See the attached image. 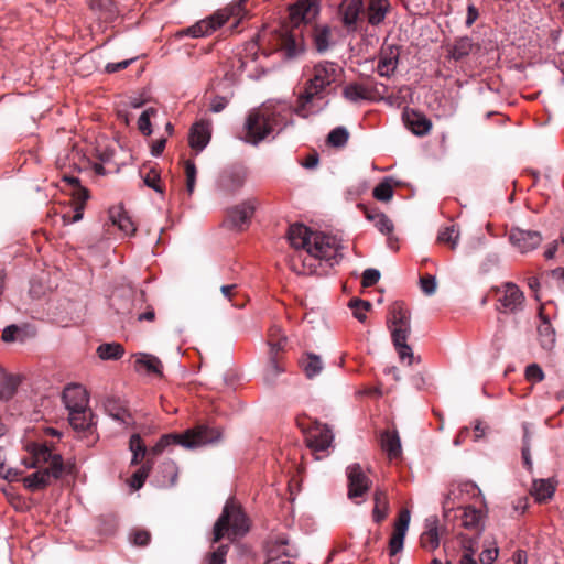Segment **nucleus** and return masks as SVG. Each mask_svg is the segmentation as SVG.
Instances as JSON below:
<instances>
[{
	"label": "nucleus",
	"mask_w": 564,
	"mask_h": 564,
	"mask_svg": "<svg viewBox=\"0 0 564 564\" xmlns=\"http://www.w3.org/2000/svg\"><path fill=\"white\" fill-rule=\"evenodd\" d=\"M289 240L296 250L290 261L291 269L297 274H313L316 272L318 261H325L333 267L341 258L340 242L336 237L312 231L304 225H292L289 229Z\"/></svg>",
	"instance_id": "1"
},
{
	"label": "nucleus",
	"mask_w": 564,
	"mask_h": 564,
	"mask_svg": "<svg viewBox=\"0 0 564 564\" xmlns=\"http://www.w3.org/2000/svg\"><path fill=\"white\" fill-rule=\"evenodd\" d=\"M292 109L286 102L264 104L249 112L245 122L242 139L257 145L269 137L274 138L288 126L294 123Z\"/></svg>",
	"instance_id": "2"
},
{
	"label": "nucleus",
	"mask_w": 564,
	"mask_h": 564,
	"mask_svg": "<svg viewBox=\"0 0 564 564\" xmlns=\"http://www.w3.org/2000/svg\"><path fill=\"white\" fill-rule=\"evenodd\" d=\"M343 73L344 69L335 62L322 61L313 65L304 90L297 97L294 112L302 118L317 112L318 109H314V102L324 98L326 88L336 83Z\"/></svg>",
	"instance_id": "3"
},
{
	"label": "nucleus",
	"mask_w": 564,
	"mask_h": 564,
	"mask_svg": "<svg viewBox=\"0 0 564 564\" xmlns=\"http://www.w3.org/2000/svg\"><path fill=\"white\" fill-rule=\"evenodd\" d=\"M31 454L30 460L24 459L26 468H39L33 474L23 478L25 488L36 491L45 488L52 479H58L64 473L63 458L59 454H53L45 445L40 443H30L26 446Z\"/></svg>",
	"instance_id": "4"
},
{
	"label": "nucleus",
	"mask_w": 564,
	"mask_h": 564,
	"mask_svg": "<svg viewBox=\"0 0 564 564\" xmlns=\"http://www.w3.org/2000/svg\"><path fill=\"white\" fill-rule=\"evenodd\" d=\"M248 530V520L241 508L232 500H228L214 525L212 542L218 543L224 538L234 541L236 538L245 535Z\"/></svg>",
	"instance_id": "5"
},
{
	"label": "nucleus",
	"mask_w": 564,
	"mask_h": 564,
	"mask_svg": "<svg viewBox=\"0 0 564 564\" xmlns=\"http://www.w3.org/2000/svg\"><path fill=\"white\" fill-rule=\"evenodd\" d=\"M388 323L400 359L411 365L413 361V352L411 347L406 344L411 332L410 314L402 303L391 305Z\"/></svg>",
	"instance_id": "6"
},
{
	"label": "nucleus",
	"mask_w": 564,
	"mask_h": 564,
	"mask_svg": "<svg viewBox=\"0 0 564 564\" xmlns=\"http://www.w3.org/2000/svg\"><path fill=\"white\" fill-rule=\"evenodd\" d=\"M220 433L207 426H199L195 430H189L184 434H167L163 435L159 442L152 447L153 454L158 455L170 445H182L187 448L206 445L217 441Z\"/></svg>",
	"instance_id": "7"
},
{
	"label": "nucleus",
	"mask_w": 564,
	"mask_h": 564,
	"mask_svg": "<svg viewBox=\"0 0 564 564\" xmlns=\"http://www.w3.org/2000/svg\"><path fill=\"white\" fill-rule=\"evenodd\" d=\"M245 1L246 0H240L238 3H234L223 10H218L209 18L200 20L194 25L184 30L183 34L192 37H203L209 35L212 32L226 23L230 17H242L245 14Z\"/></svg>",
	"instance_id": "8"
},
{
	"label": "nucleus",
	"mask_w": 564,
	"mask_h": 564,
	"mask_svg": "<svg viewBox=\"0 0 564 564\" xmlns=\"http://www.w3.org/2000/svg\"><path fill=\"white\" fill-rule=\"evenodd\" d=\"M498 311L502 313H517L523 308L524 294L512 282L503 283L496 289Z\"/></svg>",
	"instance_id": "9"
},
{
	"label": "nucleus",
	"mask_w": 564,
	"mask_h": 564,
	"mask_svg": "<svg viewBox=\"0 0 564 564\" xmlns=\"http://www.w3.org/2000/svg\"><path fill=\"white\" fill-rule=\"evenodd\" d=\"M275 46L286 59L296 58L304 50V39L297 30L281 29L275 34Z\"/></svg>",
	"instance_id": "10"
},
{
	"label": "nucleus",
	"mask_w": 564,
	"mask_h": 564,
	"mask_svg": "<svg viewBox=\"0 0 564 564\" xmlns=\"http://www.w3.org/2000/svg\"><path fill=\"white\" fill-rule=\"evenodd\" d=\"M68 420L72 427L87 438V445H93L97 441L94 415L89 408L68 412Z\"/></svg>",
	"instance_id": "11"
},
{
	"label": "nucleus",
	"mask_w": 564,
	"mask_h": 564,
	"mask_svg": "<svg viewBox=\"0 0 564 564\" xmlns=\"http://www.w3.org/2000/svg\"><path fill=\"white\" fill-rule=\"evenodd\" d=\"M508 238L511 246L522 254L536 249L542 242V235L539 231L519 227L511 228Z\"/></svg>",
	"instance_id": "12"
},
{
	"label": "nucleus",
	"mask_w": 564,
	"mask_h": 564,
	"mask_svg": "<svg viewBox=\"0 0 564 564\" xmlns=\"http://www.w3.org/2000/svg\"><path fill=\"white\" fill-rule=\"evenodd\" d=\"M145 293L140 291L133 294L131 307H126L123 301L115 302V306L120 314H129L135 316L138 322H153L155 319V311L152 305H145Z\"/></svg>",
	"instance_id": "13"
},
{
	"label": "nucleus",
	"mask_w": 564,
	"mask_h": 564,
	"mask_svg": "<svg viewBox=\"0 0 564 564\" xmlns=\"http://www.w3.org/2000/svg\"><path fill=\"white\" fill-rule=\"evenodd\" d=\"M257 208L256 199H247L227 210L226 223L229 227L243 230L246 229Z\"/></svg>",
	"instance_id": "14"
},
{
	"label": "nucleus",
	"mask_w": 564,
	"mask_h": 564,
	"mask_svg": "<svg viewBox=\"0 0 564 564\" xmlns=\"http://www.w3.org/2000/svg\"><path fill=\"white\" fill-rule=\"evenodd\" d=\"M63 181L70 186V195L73 199L76 202L74 215L69 216L67 214H64L62 216L63 224L68 225L72 223L79 221L83 218L84 206L86 200L89 198V194L88 191L80 185L79 180L77 177L64 176Z\"/></svg>",
	"instance_id": "15"
},
{
	"label": "nucleus",
	"mask_w": 564,
	"mask_h": 564,
	"mask_svg": "<svg viewBox=\"0 0 564 564\" xmlns=\"http://www.w3.org/2000/svg\"><path fill=\"white\" fill-rule=\"evenodd\" d=\"M348 478V498L356 499L364 496L371 485V480L362 471L359 464H352L347 467Z\"/></svg>",
	"instance_id": "16"
},
{
	"label": "nucleus",
	"mask_w": 564,
	"mask_h": 564,
	"mask_svg": "<svg viewBox=\"0 0 564 564\" xmlns=\"http://www.w3.org/2000/svg\"><path fill=\"white\" fill-rule=\"evenodd\" d=\"M400 56V48L397 45L386 44L378 55L377 72L381 77H390L394 74Z\"/></svg>",
	"instance_id": "17"
},
{
	"label": "nucleus",
	"mask_w": 564,
	"mask_h": 564,
	"mask_svg": "<svg viewBox=\"0 0 564 564\" xmlns=\"http://www.w3.org/2000/svg\"><path fill=\"white\" fill-rule=\"evenodd\" d=\"M411 520V513L408 509L401 510L399 513V518L394 524L393 533L389 541V554L390 556L397 555L402 551L405 534L409 529Z\"/></svg>",
	"instance_id": "18"
},
{
	"label": "nucleus",
	"mask_w": 564,
	"mask_h": 564,
	"mask_svg": "<svg viewBox=\"0 0 564 564\" xmlns=\"http://www.w3.org/2000/svg\"><path fill=\"white\" fill-rule=\"evenodd\" d=\"M334 441L333 431L328 425L315 423L307 436V444L314 452H324L332 447Z\"/></svg>",
	"instance_id": "19"
},
{
	"label": "nucleus",
	"mask_w": 564,
	"mask_h": 564,
	"mask_svg": "<svg viewBox=\"0 0 564 564\" xmlns=\"http://www.w3.org/2000/svg\"><path fill=\"white\" fill-rule=\"evenodd\" d=\"M63 402L68 412L88 409V394L80 384H69L64 389Z\"/></svg>",
	"instance_id": "20"
},
{
	"label": "nucleus",
	"mask_w": 564,
	"mask_h": 564,
	"mask_svg": "<svg viewBox=\"0 0 564 564\" xmlns=\"http://www.w3.org/2000/svg\"><path fill=\"white\" fill-rule=\"evenodd\" d=\"M319 8L316 0H301L291 6L290 18L294 25L301 22L307 23L316 18Z\"/></svg>",
	"instance_id": "21"
},
{
	"label": "nucleus",
	"mask_w": 564,
	"mask_h": 564,
	"mask_svg": "<svg viewBox=\"0 0 564 564\" xmlns=\"http://www.w3.org/2000/svg\"><path fill=\"white\" fill-rule=\"evenodd\" d=\"M212 137V123L208 120H200L194 123L189 131L188 142L196 152L203 151L209 143Z\"/></svg>",
	"instance_id": "22"
},
{
	"label": "nucleus",
	"mask_w": 564,
	"mask_h": 564,
	"mask_svg": "<svg viewBox=\"0 0 564 564\" xmlns=\"http://www.w3.org/2000/svg\"><path fill=\"white\" fill-rule=\"evenodd\" d=\"M364 11L365 7L361 0H351L340 8L341 22L348 32L357 31Z\"/></svg>",
	"instance_id": "23"
},
{
	"label": "nucleus",
	"mask_w": 564,
	"mask_h": 564,
	"mask_svg": "<svg viewBox=\"0 0 564 564\" xmlns=\"http://www.w3.org/2000/svg\"><path fill=\"white\" fill-rule=\"evenodd\" d=\"M247 172L242 167L226 171L219 178V187L229 194L237 193L245 185Z\"/></svg>",
	"instance_id": "24"
},
{
	"label": "nucleus",
	"mask_w": 564,
	"mask_h": 564,
	"mask_svg": "<svg viewBox=\"0 0 564 564\" xmlns=\"http://www.w3.org/2000/svg\"><path fill=\"white\" fill-rule=\"evenodd\" d=\"M403 120L406 127L416 135H425L432 129L431 120L423 113L412 109H405Z\"/></svg>",
	"instance_id": "25"
},
{
	"label": "nucleus",
	"mask_w": 564,
	"mask_h": 564,
	"mask_svg": "<svg viewBox=\"0 0 564 564\" xmlns=\"http://www.w3.org/2000/svg\"><path fill=\"white\" fill-rule=\"evenodd\" d=\"M557 482L552 479H535L532 482L531 495L539 503H544L551 500L556 490Z\"/></svg>",
	"instance_id": "26"
},
{
	"label": "nucleus",
	"mask_w": 564,
	"mask_h": 564,
	"mask_svg": "<svg viewBox=\"0 0 564 564\" xmlns=\"http://www.w3.org/2000/svg\"><path fill=\"white\" fill-rule=\"evenodd\" d=\"M389 0H369L367 6V21L370 25L381 24L390 11Z\"/></svg>",
	"instance_id": "27"
},
{
	"label": "nucleus",
	"mask_w": 564,
	"mask_h": 564,
	"mask_svg": "<svg viewBox=\"0 0 564 564\" xmlns=\"http://www.w3.org/2000/svg\"><path fill=\"white\" fill-rule=\"evenodd\" d=\"M109 217L123 234L133 235L137 230L134 223L121 206H115L109 209Z\"/></svg>",
	"instance_id": "28"
},
{
	"label": "nucleus",
	"mask_w": 564,
	"mask_h": 564,
	"mask_svg": "<svg viewBox=\"0 0 564 564\" xmlns=\"http://www.w3.org/2000/svg\"><path fill=\"white\" fill-rule=\"evenodd\" d=\"M420 542L425 550L434 551L440 545L436 518H430L425 521V530L421 534Z\"/></svg>",
	"instance_id": "29"
},
{
	"label": "nucleus",
	"mask_w": 564,
	"mask_h": 564,
	"mask_svg": "<svg viewBox=\"0 0 564 564\" xmlns=\"http://www.w3.org/2000/svg\"><path fill=\"white\" fill-rule=\"evenodd\" d=\"M343 96L349 102L357 104L372 98V91L359 83H349L343 88Z\"/></svg>",
	"instance_id": "30"
},
{
	"label": "nucleus",
	"mask_w": 564,
	"mask_h": 564,
	"mask_svg": "<svg viewBox=\"0 0 564 564\" xmlns=\"http://www.w3.org/2000/svg\"><path fill=\"white\" fill-rule=\"evenodd\" d=\"M107 414L120 425L128 426L133 423L131 414L128 410L116 400H108L105 404Z\"/></svg>",
	"instance_id": "31"
},
{
	"label": "nucleus",
	"mask_w": 564,
	"mask_h": 564,
	"mask_svg": "<svg viewBox=\"0 0 564 564\" xmlns=\"http://www.w3.org/2000/svg\"><path fill=\"white\" fill-rule=\"evenodd\" d=\"M161 360L151 354L139 352L135 355V369H144L148 373L162 375Z\"/></svg>",
	"instance_id": "32"
},
{
	"label": "nucleus",
	"mask_w": 564,
	"mask_h": 564,
	"mask_svg": "<svg viewBox=\"0 0 564 564\" xmlns=\"http://www.w3.org/2000/svg\"><path fill=\"white\" fill-rule=\"evenodd\" d=\"M381 447L390 459L398 458L401 455V442L397 432L386 431L380 437Z\"/></svg>",
	"instance_id": "33"
},
{
	"label": "nucleus",
	"mask_w": 564,
	"mask_h": 564,
	"mask_svg": "<svg viewBox=\"0 0 564 564\" xmlns=\"http://www.w3.org/2000/svg\"><path fill=\"white\" fill-rule=\"evenodd\" d=\"M300 362L306 377L310 379L319 375L323 369V362L319 356L315 354H306V356L303 357Z\"/></svg>",
	"instance_id": "34"
},
{
	"label": "nucleus",
	"mask_w": 564,
	"mask_h": 564,
	"mask_svg": "<svg viewBox=\"0 0 564 564\" xmlns=\"http://www.w3.org/2000/svg\"><path fill=\"white\" fill-rule=\"evenodd\" d=\"M473 48V41L468 36L457 39L448 50L449 56L455 61L466 57Z\"/></svg>",
	"instance_id": "35"
},
{
	"label": "nucleus",
	"mask_w": 564,
	"mask_h": 564,
	"mask_svg": "<svg viewBox=\"0 0 564 564\" xmlns=\"http://www.w3.org/2000/svg\"><path fill=\"white\" fill-rule=\"evenodd\" d=\"M366 218L373 223L375 227L383 235H389L393 231V224L383 213H372L367 210Z\"/></svg>",
	"instance_id": "36"
},
{
	"label": "nucleus",
	"mask_w": 564,
	"mask_h": 564,
	"mask_svg": "<svg viewBox=\"0 0 564 564\" xmlns=\"http://www.w3.org/2000/svg\"><path fill=\"white\" fill-rule=\"evenodd\" d=\"M286 337L278 325L270 327L268 333V345L272 354H276L285 346Z\"/></svg>",
	"instance_id": "37"
},
{
	"label": "nucleus",
	"mask_w": 564,
	"mask_h": 564,
	"mask_svg": "<svg viewBox=\"0 0 564 564\" xmlns=\"http://www.w3.org/2000/svg\"><path fill=\"white\" fill-rule=\"evenodd\" d=\"M539 341L543 349L551 350L555 345V332L549 322H543L538 327Z\"/></svg>",
	"instance_id": "38"
},
{
	"label": "nucleus",
	"mask_w": 564,
	"mask_h": 564,
	"mask_svg": "<svg viewBox=\"0 0 564 564\" xmlns=\"http://www.w3.org/2000/svg\"><path fill=\"white\" fill-rule=\"evenodd\" d=\"M124 349L118 343L102 344L97 348V354L102 360H117L123 356Z\"/></svg>",
	"instance_id": "39"
},
{
	"label": "nucleus",
	"mask_w": 564,
	"mask_h": 564,
	"mask_svg": "<svg viewBox=\"0 0 564 564\" xmlns=\"http://www.w3.org/2000/svg\"><path fill=\"white\" fill-rule=\"evenodd\" d=\"M330 39H332V32L329 26H318L315 29L314 32V43L316 46V50L319 53L326 52L330 47Z\"/></svg>",
	"instance_id": "40"
},
{
	"label": "nucleus",
	"mask_w": 564,
	"mask_h": 564,
	"mask_svg": "<svg viewBox=\"0 0 564 564\" xmlns=\"http://www.w3.org/2000/svg\"><path fill=\"white\" fill-rule=\"evenodd\" d=\"M388 508L386 494L382 490H377L375 492V508L372 511L373 520L377 523L381 522L387 517Z\"/></svg>",
	"instance_id": "41"
},
{
	"label": "nucleus",
	"mask_w": 564,
	"mask_h": 564,
	"mask_svg": "<svg viewBox=\"0 0 564 564\" xmlns=\"http://www.w3.org/2000/svg\"><path fill=\"white\" fill-rule=\"evenodd\" d=\"M20 384V379L15 376H4L0 382V400H10Z\"/></svg>",
	"instance_id": "42"
},
{
	"label": "nucleus",
	"mask_w": 564,
	"mask_h": 564,
	"mask_svg": "<svg viewBox=\"0 0 564 564\" xmlns=\"http://www.w3.org/2000/svg\"><path fill=\"white\" fill-rule=\"evenodd\" d=\"M459 230L457 226L451 225L440 230L437 240L441 243L448 245L452 249H455L458 245Z\"/></svg>",
	"instance_id": "43"
},
{
	"label": "nucleus",
	"mask_w": 564,
	"mask_h": 564,
	"mask_svg": "<svg viewBox=\"0 0 564 564\" xmlns=\"http://www.w3.org/2000/svg\"><path fill=\"white\" fill-rule=\"evenodd\" d=\"M129 448L132 452L131 464H139L147 453L145 445L143 444L139 434H133L130 437Z\"/></svg>",
	"instance_id": "44"
},
{
	"label": "nucleus",
	"mask_w": 564,
	"mask_h": 564,
	"mask_svg": "<svg viewBox=\"0 0 564 564\" xmlns=\"http://www.w3.org/2000/svg\"><path fill=\"white\" fill-rule=\"evenodd\" d=\"M481 521V512L475 508L467 507L462 516V524L466 529H477Z\"/></svg>",
	"instance_id": "45"
},
{
	"label": "nucleus",
	"mask_w": 564,
	"mask_h": 564,
	"mask_svg": "<svg viewBox=\"0 0 564 564\" xmlns=\"http://www.w3.org/2000/svg\"><path fill=\"white\" fill-rule=\"evenodd\" d=\"M249 61H246L242 56H236L231 59V69L225 73V76L229 80H236L242 73L247 72Z\"/></svg>",
	"instance_id": "46"
},
{
	"label": "nucleus",
	"mask_w": 564,
	"mask_h": 564,
	"mask_svg": "<svg viewBox=\"0 0 564 564\" xmlns=\"http://www.w3.org/2000/svg\"><path fill=\"white\" fill-rule=\"evenodd\" d=\"M158 110L155 108L145 109L138 119V129L144 135L152 133L151 118L156 116Z\"/></svg>",
	"instance_id": "47"
},
{
	"label": "nucleus",
	"mask_w": 564,
	"mask_h": 564,
	"mask_svg": "<svg viewBox=\"0 0 564 564\" xmlns=\"http://www.w3.org/2000/svg\"><path fill=\"white\" fill-rule=\"evenodd\" d=\"M373 197L380 202H388L393 196V187L390 178H384L373 188Z\"/></svg>",
	"instance_id": "48"
},
{
	"label": "nucleus",
	"mask_w": 564,
	"mask_h": 564,
	"mask_svg": "<svg viewBox=\"0 0 564 564\" xmlns=\"http://www.w3.org/2000/svg\"><path fill=\"white\" fill-rule=\"evenodd\" d=\"M284 371V368L279 364L275 358V354L270 351V360L264 370V380L267 382H272L276 379V377Z\"/></svg>",
	"instance_id": "49"
},
{
	"label": "nucleus",
	"mask_w": 564,
	"mask_h": 564,
	"mask_svg": "<svg viewBox=\"0 0 564 564\" xmlns=\"http://www.w3.org/2000/svg\"><path fill=\"white\" fill-rule=\"evenodd\" d=\"M349 307L352 310L354 316L364 323L367 318L366 313L370 310L371 304L368 301L355 299L350 301Z\"/></svg>",
	"instance_id": "50"
},
{
	"label": "nucleus",
	"mask_w": 564,
	"mask_h": 564,
	"mask_svg": "<svg viewBox=\"0 0 564 564\" xmlns=\"http://www.w3.org/2000/svg\"><path fill=\"white\" fill-rule=\"evenodd\" d=\"M349 138V133L346 128L344 127H337L334 130H332L328 134V143L334 147H343L347 143Z\"/></svg>",
	"instance_id": "51"
},
{
	"label": "nucleus",
	"mask_w": 564,
	"mask_h": 564,
	"mask_svg": "<svg viewBox=\"0 0 564 564\" xmlns=\"http://www.w3.org/2000/svg\"><path fill=\"white\" fill-rule=\"evenodd\" d=\"M229 551V545L223 544L219 545L216 550L209 552L206 555V564H225L226 556Z\"/></svg>",
	"instance_id": "52"
},
{
	"label": "nucleus",
	"mask_w": 564,
	"mask_h": 564,
	"mask_svg": "<svg viewBox=\"0 0 564 564\" xmlns=\"http://www.w3.org/2000/svg\"><path fill=\"white\" fill-rule=\"evenodd\" d=\"M150 469H151V466L149 464L141 466L132 475L130 482H129L130 487L134 490H139L143 486L147 477L149 476Z\"/></svg>",
	"instance_id": "53"
},
{
	"label": "nucleus",
	"mask_w": 564,
	"mask_h": 564,
	"mask_svg": "<svg viewBox=\"0 0 564 564\" xmlns=\"http://www.w3.org/2000/svg\"><path fill=\"white\" fill-rule=\"evenodd\" d=\"M185 174H186V189H187L188 194L191 195V194H193V192L195 189L196 174H197L195 163L191 160H187L185 162Z\"/></svg>",
	"instance_id": "54"
},
{
	"label": "nucleus",
	"mask_w": 564,
	"mask_h": 564,
	"mask_svg": "<svg viewBox=\"0 0 564 564\" xmlns=\"http://www.w3.org/2000/svg\"><path fill=\"white\" fill-rule=\"evenodd\" d=\"M0 476L8 480V481H14L18 480L20 476V471H18L15 468H7L6 467V454L3 449L0 448Z\"/></svg>",
	"instance_id": "55"
},
{
	"label": "nucleus",
	"mask_w": 564,
	"mask_h": 564,
	"mask_svg": "<svg viewBox=\"0 0 564 564\" xmlns=\"http://www.w3.org/2000/svg\"><path fill=\"white\" fill-rule=\"evenodd\" d=\"M523 447H522V458L525 467L530 470L532 469V459L530 454V431L529 425L523 424Z\"/></svg>",
	"instance_id": "56"
},
{
	"label": "nucleus",
	"mask_w": 564,
	"mask_h": 564,
	"mask_svg": "<svg viewBox=\"0 0 564 564\" xmlns=\"http://www.w3.org/2000/svg\"><path fill=\"white\" fill-rule=\"evenodd\" d=\"M420 285H421L423 293H425L426 295H432L436 291V286H437L436 279L433 275L422 276V278H420Z\"/></svg>",
	"instance_id": "57"
},
{
	"label": "nucleus",
	"mask_w": 564,
	"mask_h": 564,
	"mask_svg": "<svg viewBox=\"0 0 564 564\" xmlns=\"http://www.w3.org/2000/svg\"><path fill=\"white\" fill-rule=\"evenodd\" d=\"M525 377L530 381L540 382L544 379V373L539 365L531 364L525 369Z\"/></svg>",
	"instance_id": "58"
},
{
	"label": "nucleus",
	"mask_w": 564,
	"mask_h": 564,
	"mask_svg": "<svg viewBox=\"0 0 564 564\" xmlns=\"http://www.w3.org/2000/svg\"><path fill=\"white\" fill-rule=\"evenodd\" d=\"M380 279V272L377 269H366L362 273V285L365 288L375 285Z\"/></svg>",
	"instance_id": "59"
},
{
	"label": "nucleus",
	"mask_w": 564,
	"mask_h": 564,
	"mask_svg": "<svg viewBox=\"0 0 564 564\" xmlns=\"http://www.w3.org/2000/svg\"><path fill=\"white\" fill-rule=\"evenodd\" d=\"M151 535L145 530H135L131 534V541L134 545L145 546L150 542Z\"/></svg>",
	"instance_id": "60"
},
{
	"label": "nucleus",
	"mask_w": 564,
	"mask_h": 564,
	"mask_svg": "<svg viewBox=\"0 0 564 564\" xmlns=\"http://www.w3.org/2000/svg\"><path fill=\"white\" fill-rule=\"evenodd\" d=\"M144 183L148 187L153 188L154 191L162 193L163 189L160 186V175L155 171H150L144 176Z\"/></svg>",
	"instance_id": "61"
},
{
	"label": "nucleus",
	"mask_w": 564,
	"mask_h": 564,
	"mask_svg": "<svg viewBox=\"0 0 564 564\" xmlns=\"http://www.w3.org/2000/svg\"><path fill=\"white\" fill-rule=\"evenodd\" d=\"M135 58L132 57V58H129V59H124L122 62H119V63H108L106 66H105V70L107 73H116V72H119V70H122V69H126Z\"/></svg>",
	"instance_id": "62"
},
{
	"label": "nucleus",
	"mask_w": 564,
	"mask_h": 564,
	"mask_svg": "<svg viewBox=\"0 0 564 564\" xmlns=\"http://www.w3.org/2000/svg\"><path fill=\"white\" fill-rule=\"evenodd\" d=\"M498 556V549L497 547H494V549H486L484 550L481 553H480V561L484 563V564H491L492 562L496 561Z\"/></svg>",
	"instance_id": "63"
},
{
	"label": "nucleus",
	"mask_w": 564,
	"mask_h": 564,
	"mask_svg": "<svg viewBox=\"0 0 564 564\" xmlns=\"http://www.w3.org/2000/svg\"><path fill=\"white\" fill-rule=\"evenodd\" d=\"M20 333V329L15 325H10L6 327L2 332V339L7 343L14 341L17 339V335Z\"/></svg>",
	"instance_id": "64"
}]
</instances>
